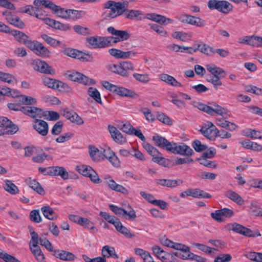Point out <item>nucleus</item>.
Segmentation results:
<instances>
[{
    "mask_svg": "<svg viewBox=\"0 0 262 262\" xmlns=\"http://www.w3.org/2000/svg\"><path fill=\"white\" fill-rule=\"evenodd\" d=\"M47 22L48 23V25L56 29L63 31H67L70 29V27L69 25L61 24L59 21H56L54 19H48Z\"/></svg>",
    "mask_w": 262,
    "mask_h": 262,
    "instance_id": "nucleus-36",
    "label": "nucleus"
},
{
    "mask_svg": "<svg viewBox=\"0 0 262 262\" xmlns=\"http://www.w3.org/2000/svg\"><path fill=\"white\" fill-rule=\"evenodd\" d=\"M206 68L207 71L211 74V75H209V76L224 77V76H222V74L225 72L222 68L218 67L213 64H207L206 66Z\"/></svg>",
    "mask_w": 262,
    "mask_h": 262,
    "instance_id": "nucleus-29",
    "label": "nucleus"
},
{
    "mask_svg": "<svg viewBox=\"0 0 262 262\" xmlns=\"http://www.w3.org/2000/svg\"><path fill=\"white\" fill-rule=\"evenodd\" d=\"M113 37L90 36L86 38V41L92 48H103L112 45Z\"/></svg>",
    "mask_w": 262,
    "mask_h": 262,
    "instance_id": "nucleus-3",
    "label": "nucleus"
},
{
    "mask_svg": "<svg viewBox=\"0 0 262 262\" xmlns=\"http://www.w3.org/2000/svg\"><path fill=\"white\" fill-rule=\"evenodd\" d=\"M114 226L117 231L123 234L126 237L129 238H133L134 237V234H132L127 228L123 226L119 220Z\"/></svg>",
    "mask_w": 262,
    "mask_h": 262,
    "instance_id": "nucleus-32",
    "label": "nucleus"
},
{
    "mask_svg": "<svg viewBox=\"0 0 262 262\" xmlns=\"http://www.w3.org/2000/svg\"><path fill=\"white\" fill-rule=\"evenodd\" d=\"M33 127L40 135L45 136L48 133L49 127L47 122L40 120L35 119L33 124Z\"/></svg>",
    "mask_w": 262,
    "mask_h": 262,
    "instance_id": "nucleus-18",
    "label": "nucleus"
},
{
    "mask_svg": "<svg viewBox=\"0 0 262 262\" xmlns=\"http://www.w3.org/2000/svg\"><path fill=\"white\" fill-rule=\"evenodd\" d=\"M21 111L25 114L33 118L42 117V110L33 106H26L21 107Z\"/></svg>",
    "mask_w": 262,
    "mask_h": 262,
    "instance_id": "nucleus-16",
    "label": "nucleus"
},
{
    "mask_svg": "<svg viewBox=\"0 0 262 262\" xmlns=\"http://www.w3.org/2000/svg\"><path fill=\"white\" fill-rule=\"evenodd\" d=\"M128 3L127 1L123 3L107 1L104 5L105 9L103 14L104 18L109 20L124 14L126 18L133 20L142 15L140 10L128 9Z\"/></svg>",
    "mask_w": 262,
    "mask_h": 262,
    "instance_id": "nucleus-1",
    "label": "nucleus"
},
{
    "mask_svg": "<svg viewBox=\"0 0 262 262\" xmlns=\"http://www.w3.org/2000/svg\"><path fill=\"white\" fill-rule=\"evenodd\" d=\"M193 154V151L190 146L185 144H182L181 145L178 144L175 154H179L184 156H191Z\"/></svg>",
    "mask_w": 262,
    "mask_h": 262,
    "instance_id": "nucleus-28",
    "label": "nucleus"
},
{
    "mask_svg": "<svg viewBox=\"0 0 262 262\" xmlns=\"http://www.w3.org/2000/svg\"><path fill=\"white\" fill-rule=\"evenodd\" d=\"M166 142L167 143H165L163 148L175 154L178 144L175 142H170L168 140H167Z\"/></svg>",
    "mask_w": 262,
    "mask_h": 262,
    "instance_id": "nucleus-63",
    "label": "nucleus"
},
{
    "mask_svg": "<svg viewBox=\"0 0 262 262\" xmlns=\"http://www.w3.org/2000/svg\"><path fill=\"white\" fill-rule=\"evenodd\" d=\"M108 129L114 140L118 143L122 144L126 142V139L115 126L109 125Z\"/></svg>",
    "mask_w": 262,
    "mask_h": 262,
    "instance_id": "nucleus-19",
    "label": "nucleus"
},
{
    "mask_svg": "<svg viewBox=\"0 0 262 262\" xmlns=\"http://www.w3.org/2000/svg\"><path fill=\"white\" fill-rule=\"evenodd\" d=\"M30 249L36 259L39 262H42L45 259V256L38 245L29 246Z\"/></svg>",
    "mask_w": 262,
    "mask_h": 262,
    "instance_id": "nucleus-37",
    "label": "nucleus"
},
{
    "mask_svg": "<svg viewBox=\"0 0 262 262\" xmlns=\"http://www.w3.org/2000/svg\"><path fill=\"white\" fill-rule=\"evenodd\" d=\"M88 94L92 97L97 102L101 104V99L99 92L97 89L90 87L88 90Z\"/></svg>",
    "mask_w": 262,
    "mask_h": 262,
    "instance_id": "nucleus-43",
    "label": "nucleus"
},
{
    "mask_svg": "<svg viewBox=\"0 0 262 262\" xmlns=\"http://www.w3.org/2000/svg\"><path fill=\"white\" fill-rule=\"evenodd\" d=\"M79 225L89 230H94L95 229L94 223L87 218L81 217V218L80 219V221H79Z\"/></svg>",
    "mask_w": 262,
    "mask_h": 262,
    "instance_id": "nucleus-54",
    "label": "nucleus"
},
{
    "mask_svg": "<svg viewBox=\"0 0 262 262\" xmlns=\"http://www.w3.org/2000/svg\"><path fill=\"white\" fill-rule=\"evenodd\" d=\"M11 33L14 36L17 41L20 43L25 45L28 48H29L33 42L28 35L20 31L12 30L11 31Z\"/></svg>",
    "mask_w": 262,
    "mask_h": 262,
    "instance_id": "nucleus-17",
    "label": "nucleus"
},
{
    "mask_svg": "<svg viewBox=\"0 0 262 262\" xmlns=\"http://www.w3.org/2000/svg\"><path fill=\"white\" fill-rule=\"evenodd\" d=\"M109 53L113 56L118 58H127L126 52L112 48L109 50Z\"/></svg>",
    "mask_w": 262,
    "mask_h": 262,
    "instance_id": "nucleus-51",
    "label": "nucleus"
},
{
    "mask_svg": "<svg viewBox=\"0 0 262 262\" xmlns=\"http://www.w3.org/2000/svg\"><path fill=\"white\" fill-rule=\"evenodd\" d=\"M54 255L57 258L65 261L73 260L75 257L73 253L64 250H55L54 251Z\"/></svg>",
    "mask_w": 262,
    "mask_h": 262,
    "instance_id": "nucleus-23",
    "label": "nucleus"
},
{
    "mask_svg": "<svg viewBox=\"0 0 262 262\" xmlns=\"http://www.w3.org/2000/svg\"><path fill=\"white\" fill-rule=\"evenodd\" d=\"M228 229L232 230L236 233L247 236L248 237H257L261 236L259 232H253L250 229H248L239 224L234 223L228 225Z\"/></svg>",
    "mask_w": 262,
    "mask_h": 262,
    "instance_id": "nucleus-5",
    "label": "nucleus"
},
{
    "mask_svg": "<svg viewBox=\"0 0 262 262\" xmlns=\"http://www.w3.org/2000/svg\"><path fill=\"white\" fill-rule=\"evenodd\" d=\"M199 108L208 114L213 115L214 113L224 116L226 114V110L217 104H213V106H209L204 104H200Z\"/></svg>",
    "mask_w": 262,
    "mask_h": 262,
    "instance_id": "nucleus-12",
    "label": "nucleus"
},
{
    "mask_svg": "<svg viewBox=\"0 0 262 262\" xmlns=\"http://www.w3.org/2000/svg\"><path fill=\"white\" fill-rule=\"evenodd\" d=\"M192 146L194 150L197 152H201L207 149V146L206 145L202 144L200 141L198 140H194Z\"/></svg>",
    "mask_w": 262,
    "mask_h": 262,
    "instance_id": "nucleus-62",
    "label": "nucleus"
},
{
    "mask_svg": "<svg viewBox=\"0 0 262 262\" xmlns=\"http://www.w3.org/2000/svg\"><path fill=\"white\" fill-rule=\"evenodd\" d=\"M171 36L172 37L180 39L183 41H186L192 37L191 33L180 31L174 32Z\"/></svg>",
    "mask_w": 262,
    "mask_h": 262,
    "instance_id": "nucleus-40",
    "label": "nucleus"
},
{
    "mask_svg": "<svg viewBox=\"0 0 262 262\" xmlns=\"http://www.w3.org/2000/svg\"><path fill=\"white\" fill-rule=\"evenodd\" d=\"M25 182L30 188L38 194L40 195H44L45 194L43 188L35 180L32 179L31 178H28L25 180Z\"/></svg>",
    "mask_w": 262,
    "mask_h": 262,
    "instance_id": "nucleus-22",
    "label": "nucleus"
},
{
    "mask_svg": "<svg viewBox=\"0 0 262 262\" xmlns=\"http://www.w3.org/2000/svg\"><path fill=\"white\" fill-rule=\"evenodd\" d=\"M100 215L104 218L107 222L113 224L114 226L117 223L119 219L114 216L110 215L106 212L101 211L100 212Z\"/></svg>",
    "mask_w": 262,
    "mask_h": 262,
    "instance_id": "nucleus-52",
    "label": "nucleus"
},
{
    "mask_svg": "<svg viewBox=\"0 0 262 262\" xmlns=\"http://www.w3.org/2000/svg\"><path fill=\"white\" fill-rule=\"evenodd\" d=\"M67 77L71 81L77 82L84 85L94 84V81L83 74L75 71H68Z\"/></svg>",
    "mask_w": 262,
    "mask_h": 262,
    "instance_id": "nucleus-6",
    "label": "nucleus"
},
{
    "mask_svg": "<svg viewBox=\"0 0 262 262\" xmlns=\"http://www.w3.org/2000/svg\"><path fill=\"white\" fill-rule=\"evenodd\" d=\"M78 172L83 176L89 177L91 180L95 184H99L101 182L97 172L91 167L85 165L78 167Z\"/></svg>",
    "mask_w": 262,
    "mask_h": 262,
    "instance_id": "nucleus-7",
    "label": "nucleus"
},
{
    "mask_svg": "<svg viewBox=\"0 0 262 262\" xmlns=\"http://www.w3.org/2000/svg\"><path fill=\"white\" fill-rule=\"evenodd\" d=\"M102 257H112L114 258H118V256L116 253L115 249L108 246H104L102 249Z\"/></svg>",
    "mask_w": 262,
    "mask_h": 262,
    "instance_id": "nucleus-35",
    "label": "nucleus"
},
{
    "mask_svg": "<svg viewBox=\"0 0 262 262\" xmlns=\"http://www.w3.org/2000/svg\"><path fill=\"white\" fill-rule=\"evenodd\" d=\"M0 80L8 83H11L14 82L16 79L15 77L11 74L0 72Z\"/></svg>",
    "mask_w": 262,
    "mask_h": 262,
    "instance_id": "nucleus-48",
    "label": "nucleus"
},
{
    "mask_svg": "<svg viewBox=\"0 0 262 262\" xmlns=\"http://www.w3.org/2000/svg\"><path fill=\"white\" fill-rule=\"evenodd\" d=\"M118 127L123 132L129 135L132 134V130L134 129L132 125L128 122H121L118 124Z\"/></svg>",
    "mask_w": 262,
    "mask_h": 262,
    "instance_id": "nucleus-47",
    "label": "nucleus"
},
{
    "mask_svg": "<svg viewBox=\"0 0 262 262\" xmlns=\"http://www.w3.org/2000/svg\"><path fill=\"white\" fill-rule=\"evenodd\" d=\"M193 245L196 247L199 250H200L201 251H203V252H205L207 254H210L212 253H213L214 251L217 250V249L215 248H212L202 244L194 243H193Z\"/></svg>",
    "mask_w": 262,
    "mask_h": 262,
    "instance_id": "nucleus-45",
    "label": "nucleus"
},
{
    "mask_svg": "<svg viewBox=\"0 0 262 262\" xmlns=\"http://www.w3.org/2000/svg\"><path fill=\"white\" fill-rule=\"evenodd\" d=\"M0 127L5 129V132L8 135L14 134L18 130L17 125L12 123L7 117L3 116L0 117Z\"/></svg>",
    "mask_w": 262,
    "mask_h": 262,
    "instance_id": "nucleus-13",
    "label": "nucleus"
},
{
    "mask_svg": "<svg viewBox=\"0 0 262 262\" xmlns=\"http://www.w3.org/2000/svg\"><path fill=\"white\" fill-rule=\"evenodd\" d=\"M31 66L34 70L42 73L52 74L53 73V70L47 63L38 59L32 61Z\"/></svg>",
    "mask_w": 262,
    "mask_h": 262,
    "instance_id": "nucleus-10",
    "label": "nucleus"
},
{
    "mask_svg": "<svg viewBox=\"0 0 262 262\" xmlns=\"http://www.w3.org/2000/svg\"><path fill=\"white\" fill-rule=\"evenodd\" d=\"M109 207L115 214L125 219L135 220L137 217L135 210L130 206H128V211L114 205H110Z\"/></svg>",
    "mask_w": 262,
    "mask_h": 262,
    "instance_id": "nucleus-4",
    "label": "nucleus"
},
{
    "mask_svg": "<svg viewBox=\"0 0 262 262\" xmlns=\"http://www.w3.org/2000/svg\"><path fill=\"white\" fill-rule=\"evenodd\" d=\"M42 39L45 40L48 44L52 46L53 47H57L60 45V41L55 39L54 38H52L50 36H49L48 35L46 34H43L41 35Z\"/></svg>",
    "mask_w": 262,
    "mask_h": 262,
    "instance_id": "nucleus-55",
    "label": "nucleus"
},
{
    "mask_svg": "<svg viewBox=\"0 0 262 262\" xmlns=\"http://www.w3.org/2000/svg\"><path fill=\"white\" fill-rule=\"evenodd\" d=\"M107 30L108 33L116 36L114 42L125 40L129 37V34L126 31L117 30L113 27H109Z\"/></svg>",
    "mask_w": 262,
    "mask_h": 262,
    "instance_id": "nucleus-15",
    "label": "nucleus"
},
{
    "mask_svg": "<svg viewBox=\"0 0 262 262\" xmlns=\"http://www.w3.org/2000/svg\"><path fill=\"white\" fill-rule=\"evenodd\" d=\"M232 5L228 1H221L218 11L224 14H228L232 11Z\"/></svg>",
    "mask_w": 262,
    "mask_h": 262,
    "instance_id": "nucleus-39",
    "label": "nucleus"
},
{
    "mask_svg": "<svg viewBox=\"0 0 262 262\" xmlns=\"http://www.w3.org/2000/svg\"><path fill=\"white\" fill-rule=\"evenodd\" d=\"M59 80L45 77L42 78V81L44 84L49 88L56 89L57 84Z\"/></svg>",
    "mask_w": 262,
    "mask_h": 262,
    "instance_id": "nucleus-49",
    "label": "nucleus"
},
{
    "mask_svg": "<svg viewBox=\"0 0 262 262\" xmlns=\"http://www.w3.org/2000/svg\"><path fill=\"white\" fill-rule=\"evenodd\" d=\"M19 101L22 104L25 105H34L37 102L35 98L26 95H20L19 97Z\"/></svg>",
    "mask_w": 262,
    "mask_h": 262,
    "instance_id": "nucleus-44",
    "label": "nucleus"
},
{
    "mask_svg": "<svg viewBox=\"0 0 262 262\" xmlns=\"http://www.w3.org/2000/svg\"><path fill=\"white\" fill-rule=\"evenodd\" d=\"M200 132L205 137L212 140L217 137L218 129L212 122L208 121L203 124Z\"/></svg>",
    "mask_w": 262,
    "mask_h": 262,
    "instance_id": "nucleus-9",
    "label": "nucleus"
},
{
    "mask_svg": "<svg viewBox=\"0 0 262 262\" xmlns=\"http://www.w3.org/2000/svg\"><path fill=\"white\" fill-rule=\"evenodd\" d=\"M160 79L167 84L175 87L181 86L182 84L178 82L173 77L166 74L160 75Z\"/></svg>",
    "mask_w": 262,
    "mask_h": 262,
    "instance_id": "nucleus-30",
    "label": "nucleus"
},
{
    "mask_svg": "<svg viewBox=\"0 0 262 262\" xmlns=\"http://www.w3.org/2000/svg\"><path fill=\"white\" fill-rule=\"evenodd\" d=\"M47 12L43 9L42 7L36 6V11H35V14L34 16L36 18L41 19L45 21V23L48 25L47 20L51 19L47 17Z\"/></svg>",
    "mask_w": 262,
    "mask_h": 262,
    "instance_id": "nucleus-41",
    "label": "nucleus"
},
{
    "mask_svg": "<svg viewBox=\"0 0 262 262\" xmlns=\"http://www.w3.org/2000/svg\"><path fill=\"white\" fill-rule=\"evenodd\" d=\"M102 84L106 90L123 97H134L136 95L135 92L130 90L113 84L107 81H102Z\"/></svg>",
    "mask_w": 262,
    "mask_h": 262,
    "instance_id": "nucleus-2",
    "label": "nucleus"
},
{
    "mask_svg": "<svg viewBox=\"0 0 262 262\" xmlns=\"http://www.w3.org/2000/svg\"><path fill=\"white\" fill-rule=\"evenodd\" d=\"M157 184L158 185L166 186L168 187H174L178 185L182 184V181L180 180H167V179H158L156 181Z\"/></svg>",
    "mask_w": 262,
    "mask_h": 262,
    "instance_id": "nucleus-26",
    "label": "nucleus"
},
{
    "mask_svg": "<svg viewBox=\"0 0 262 262\" xmlns=\"http://www.w3.org/2000/svg\"><path fill=\"white\" fill-rule=\"evenodd\" d=\"M89 154L94 161H99L102 160V151L94 146H90L89 147Z\"/></svg>",
    "mask_w": 262,
    "mask_h": 262,
    "instance_id": "nucleus-34",
    "label": "nucleus"
},
{
    "mask_svg": "<svg viewBox=\"0 0 262 262\" xmlns=\"http://www.w3.org/2000/svg\"><path fill=\"white\" fill-rule=\"evenodd\" d=\"M107 69L114 73L119 74L123 77H127L129 76L127 71L122 70L121 63L120 65L116 64H110L107 66Z\"/></svg>",
    "mask_w": 262,
    "mask_h": 262,
    "instance_id": "nucleus-25",
    "label": "nucleus"
},
{
    "mask_svg": "<svg viewBox=\"0 0 262 262\" xmlns=\"http://www.w3.org/2000/svg\"><path fill=\"white\" fill-rule=\"evenodd\" d=\"M146 18L160 24H171L173 22L172 19L156 13L147 14Z\"/></svg>",
    "mask_w": 262,
    "mask_h": 262,
    "instance_id": "nucleus-20",
    "label": "nucleus"
},
{
    "mask_svg": "<svg viewBox=\"0 0 262 262\" xmlns=\"http://www.w3.org/2000/svg\"><path fill=\"white\" fill-rule=\"evenodd\" d=\"M225 196L239 205H243L244 204L245 202L242 198L232 190H227L225 193Z\"/></svg>",
    "mask_w": 262,
    "mask_h": 262,
    "instance_id": "nucleus-24",
    "label": "nucleus"
},
{
    "mask_svg": "<svg viewBox=\"0 0 262 262\" xmlns=\"http://www.w3.org/2000/svg\"><path fill=\"white\" fill-rule=\"evenodd\" d=\"M232 259V256L230 254H223L218 255L213 262H229Z\"/></svg>",
    "mask_w": 262,
    "mask_h": 262,
    "instance_id": "nucleus-64",
    "label": "nucleus"
},
{
    "mask_svg": "<svg viewBox=\"0 0 262 262\" xmlns=\"http://www.w3.org/2000/svg\"><path fill=\"white\" fill-rule=\"evenodd\" d=\"M192 196L197 198L208 199L210 198L211 196L209 193L202 190H200L199 189H192Z\"/></svg>",
    "mask_w": 262,
    "mask_h": 262,
    "instance_id": "nucleus-46",
    "label": "nucleus"
},
{
    "mask_svg": "<svg viewBox=\"0 0 262 262\" xmlns=\"http://www.w3.org/2000/svg\"><path fill=\"white\" fill-rule=\"evenodd\" d=\"M53 176H60L63 180L69 178V173L65 168L59 166H53Z\"/></svg>",
    "mask_w": 262,
    "mask_h": 262,
    "instance_id": "nucleus-38",
    "label": "nucleus"
},
{
    "mask_svg": "<svg viewBox=\"0 0 262 262\" xmlns=\"http://www.w3.org/2000/svg\"><path fill=\"white\" fill-rule=\"evenodd\" d=\"M11 92L12 90L8 87H0V102L4 101L6 96L12 95Z\"/></svg>",
    "mask_w": 262,
    "mask_h": 262,
    "instance_id": "nucleus-57",
    "label": "nucleus"
},
{
    "mask_svg": "<svg viewBox=\"0 0 262 262\" xmlns=\"http://www.w3.org/2000/svg\"><path fill=\"white\" fill-rule=\"evenodd\" d=\"M62 53L69 57L81 59L83 58V55L82 52L70 48H65Z\"/></svg>",
    "mask_w": 262,
    "mask_h": 262,
    "instance_id": "nucleus-31",
    "label": "nucleus"
},
{
    "mask_svg": "<svg viewBox=\"0 0 262 262\" xmlns=\"http://www.w3.org/2000/svg\"><path fill=\"white\" fill-rule=\"evenodd\" d=\"M175 255L183 259H191L193 253L190 252V248L188 247V249L176 252Z\"/></svg>",
    "mask_w": 262,
    "mask_h": 262,
    "instance_id": "nucleus-56",
    "label": "nucleus"
},
{
    "mask_svg": "<svg viewBox=\"0 0 262 262\" xmlns=\"http://www.w3.org/2000/svg\"><path fill=\"white\" fill-rule=\"evenodd\" d=\"M245 135L247 137L254 139H262V135L261 133L255 129H247Z\"/></svg>",
    "mask_w": 262,
    "mask_h": 262,
    "instance_id": "nucleus-61",
    "label": "nucleus"
},
{
    "mask_svg": "<svg viewBox=\"0 0 262 262\" xmlns=\"http://www.w3.org/2000/svg\"><path fill=\"white\" fill-rule=\"evenodd\" d=\"M82 11H79L76 10L68 9V19H77L81 16Z\"/></svg>",
    "mask_w": 262,
    "mask_h": 262,
    "instance_id": "nucleus-60",
    "label": "nucleus"
},
{
    "mask_svg": "<svg viewBox=\"0 0 262 262\" xmlns=\"http://www.w3.org/2000/svg\"><path fill=\"white\" fill-rule=\"evenodd\" d=\"M222 77L217 76H208L207 81L211 83L215 90H217L218 86L222 85V82L221 81V78Z\"/></svg>",
    "mask_w": 262,
    "mask_h": 262,
    "instance_id": "nucleus-58",
    "label": "nucleus"
},
{
    "mask_svg": "<svg viewBox=\"0 0 262 262\" xmlns=\"http://www.w3.org/2000/svg\"><path fill=\"white\" fill-rule=\"evenodd\" d=\"M179 20L182 23H186L200 27H204L206 25L205 20L199 17L189 15H181L179 17Z\"/></svg>",
    "mask_w": 262,
    "mask_h": 262,
    "instance_id": "nucleus-14",
    "label": "nucleus"
},
{
    "mask_svg": "<svg viewBox=\"0 0 262 262\" xmlns=\"http://www.w3.org/2000/svg\"><path fill=\"white\" fill-rule=\"evenodd\" d=\"M152 251L157 257L161 260L165 261L172 257L170 253L165 252L158 246H155L152 247Z\"/></svg>",
    "mask_w": 262,
    "mask_h": 262,
    "instance_id": "nucleus-21",
    "label": "nucleus"
},
{
    "mask_svg": "<svg viewBox=\"0 0 262 262\" xmlns=\"http://www.w3.org/2000/svg\"><path fill=\"white\" fill-rule=\"evenodd\" d=\"M152 140L156 146L163 148L167 140L164 137L156 135L152 137Z\"/></svg>",
    "mask_w": 262,
    "mask_h": 262,
    "instance_id": "nucleus-53",
    "label": "nucleus"
},
{
    "mask_svg": "<svg viewBox=\"0 0 262 262\" xmlns=\"http://www.w3.org/2000/svg\"><path fill=\"white\" fill-rule=\"evenodd\" d=\"M42 116L45 117V119L49 120L56 121L59 118V114L54 111H45L43 112Z\"/></svg>",
    "mask_w": 262,
    "mask_h": 262,
    "instance_id": "nucleus-50",
    "label": "nucleus"
},
{
    "mask_svg": "<svg viewBox=\"0 0 262 262\" xmlns=\"http://www.w3.org/2000/svg\"><path fill=\"white\" fill-rule=\"evenodd\" d=\"M5 184L3 186L4 189L11 194H16L19 192L18 187L12 182L9 180L5 181Z\"/></svg>",
    "mask_w": 262,
    "mask_h": 262,
    "instance_id": "nucleus-33",
    "label": "nucleus"
},
{
    "mask_svg": "<svg viewBox=\"0 0 262 262\" xmlns=\"http://www.w3.org/2000/svg\"><path fill=\"white\" fill-rule=\"evenodd\" d=\"M29 49L37 55L42 57H49L50 54L49 50L38 41H33Z\"/></svg>",
    "mask_w": 262,
    "mask_h": 262,
    "instance_id": "nucleus-11",
    "label": "nucleus"
},
{
    "mask_svg": "<svg viewBox=\"0 0 262 262\" xmlns=\"http://www.w3.org/2000/svg\"><path fill=\"white\" fill-rule=\"evenodd\" d=\"M198 48L201 52L207 56H212L214 54L215 49L208 45L205 43L199 45Z\"/></svg>",
    "mask_w": 262,
    "mask_h": 262,
    "instance_id": "nucleus-42",
    "label": "nucleus"
},
{
    "mask_svg": "<svg viewBox=\"0 0 262 262\" xmlns=\"http://www.w3.org/2000/svg\"><path fill=\"white\" fill-rule=\"evenodd\" d=\"M142 146L143 148L148 152V153L152 157V161L155 163L163 165V161L165 159L162 157V154L159 151L153 146L147 142H143Z\"/></svg>",
    "mask_w": 262,
    "mask_h": 262,
    "instance_id": "nucleus-8",
    "label": "nucleus"
},
{
    "mask_svg": "<svg viewBox=\"0 0 262 262\" xmlns=\"http://www.w3.org/2000/svg\"><path fill=\"white\" fill-rule=\"evenodd\" d=\"M41 211L43 216L50 220H54L57 219V214L49 206H44L41 208Z\"/></svg>",
    "mask_w": 262,
    "mask_h": 262,
    "instance_id": "nucleus-27",
    "label": "nucleus"
},
{
    "mask_svg": "<svg viewBox=\"0 0 262 262\" xmlns=\"http://www.w3.org/2000/svg\"><path fill=\"white\" fill-rule=\"evenodd\" d=\"M30 219L31 221L39 223L42 221L38 210H33L30 212Z\"/></svg>",
    "mask_w": 262,
    "mask_h": 262,
    "instance_id": "nucleus-59",
    "label": "nucleus"
}]
</instances>
